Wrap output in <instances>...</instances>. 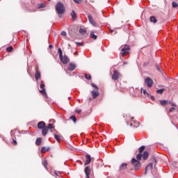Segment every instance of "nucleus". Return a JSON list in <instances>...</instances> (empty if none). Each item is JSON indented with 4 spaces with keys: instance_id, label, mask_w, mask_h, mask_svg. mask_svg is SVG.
Listing matches in <instances>:
<instances>
[{
    "instance_id": "obj_1",
    "label": "nucleus",
    "mask_w": 178,
    "mask_h": 178,
    "mask_svg": "<svg viewBox=\"0 0 178 178\" xmlns=\"http://www.w3.org/2000/svg\"><path fill=\"white\" fill-rule=\"evenodd\" d=\"M141 158H143V154L141 153H139L136 156V159H132L131 160V163L134 165V168L135 170H138L140 168H141V164L140 163V161H141Z\"/></svg>"
},
{
    "instance_id": "obj_2",
    "label": "nucleus",
    "mask_w": 178,
    "mask_h": 178,
    "mask_svg": "<svg viewBox=\"0 0 178 178\" xmlns=\"http://www.w3.org/2000/svg\"><path fill=\"white\" fill-rule=\"evenodd\" d=\"M56 12L58 15V17H62V15L65 13V5L62 2L58 1L56 5Z\"/></svg>"
},
{
    "instance_id": "obj_3",
    "label": "nucleus",
    "mask_w": 178,
    "mask_h": 178,
    "mask_svg": "<svg viewBox=\"0 0 178 178\" xmlns=\"http://www.w3.org/2000/svg\"><path fill=\"white\" fill-rule=\"evenodd\" d=\"M128 122L129 121V124L131 127H138L140 126V122L136 121L134 118L131 117L130 115L128 116Z\"/></svg>"
},
{
    "instance_id": "obj_4",
    "label": "nucleus",
    "mask_w": 178,
    "mask_h": 178,
    "mask_svg": "<svg viewBox=\"0 0 178 178\" xmlns=\"http://www.w3.org/2000/svg\"><path fill=\"white\" fill-rule=\"evenodd\" d=\"M91 86L92 87H93V88H95V90H93L91 92L92 98L95 99V98H97V97L99 95V92L98 91V87L97 86V85L94 83H92Z\"/></svg>"
},
{
    "instance_id": "obj_5",
    "label": "nucleus",
    "mask_w": 178,
    "mask_h": 178,
    "mask_svg": "<svg viewBox=\"0 0 178 178\" xmlns=\"http://www.w3.org/2000/svg\"><path fill=\"white\" fill-rule=\"evenodd\" d=\"M145 84H146L147 87L151 88V87H152L154 84V81H152V79L149 77L146 78L145 80Z\"/></svg>"
},
{
    "instance_id": "obj_6",
    "label": "nucleus",
    "mask_w": 178,
    "mask_h": 178,
    "mask_svg": "<svg viewBox=\"0 0 178 178\" xmlns=\"http://www.w3.org/2000/svg\"><path fill=\"white\" fill-rule=\"evenodd\" d=\"M40 88L41 89L39 90L40 94H42V95H47V92H45V85L44 84L43 81H41L40 82Z\"/></svg>"
},
{
    "instance_id": "obj_7",
    "label": "nucleus",
    "mask_w": 178,
    "mask_h": 178,
    "mask_svg": "<svg viewBox=\"0 0 178 178\" xmlns=\"http://www.w3.org/2000/svg\"><path fill=\"white\" fill-rule=\"evenodd\" d=\"M122 56H125V55H127L129 54V51H130V47L129 45H125L122 49Z\"/></svg>"
},
{
    "instance_id": "obj_8",
    "label": "nucleus",
    "mask_w": 178,
    "mask_h": 178,
    "mask_svg": "<svg viewBox=\"0 0 178 178\" xmlns=\"http://www.w3.org/2000/svg\"><path fill=\"white\" fill-rule=\"evenodd\" d=\"M169 104H170V105L172 106V107H171L169 109V112H175V111L178 112V106H177V105H176L175 103L171 102H169Z\"/></svg>"
},
{
    "instance_id": "obj_9",
    "label": "nucleus",
    "mask_w": 178,
    "mask_h": 178,
    "mask_svg": "<svg viewBox=\"0 0 178 178\" xmlns=\"http://www.w3.org/2000/svg\"><path fill=\"white\" fill-rule=\"evenodd\" d=\"M60 60L63 62V65H66L69 63V57H67V56H61Z\"/></svg>"
},
{
    "instance_id": "obj_10",
    "label": "nucleus",
    "mask_w": 178,
    "mask_h": 178,
    "mask_svg": "<svg viewBox=\"0 0 178 178\" xmlns=\"http://www.w3.org/2000/svg\"><path fill=\"white\" fill-rule=\"evenodd\" d=\"M86 178H90V175H91V167L87 166L85 168Z\"/></svg>"
},
{
    "instance_id": "obj_11",
    "label": "nucleus",
    "mask_w": 178,
    "mask_h": 178,
    "mask_svg": "<svg viewBox=\"0 0 178 178\" xmlns=\"http://www.w3.org/2000/svg\"><path fill=\"white\" fill-rule=\"evenodd\" d=\"M119 77H120V74L119 73V71L115 70L114 73L112 76L113 80H118V79H119Z\"/></svg>"
},
{
    "instance_id": "obj_12",
    "label": "nucleus",
    "mask_w": 178,
    "mask_h": 178,
    "mask_svg": "<svg viewBox=\"0 0 178 178\" xmlns=\"http://www.w3.org/2000/svg\"><path fill=\"white\" fill-rule=\"evenodd\" d=\"M86 160L84 163V165L87 166V165H90V163H91V156H90L89 154H86Z\"/></svg>"
},
{
    "instance_id": "obj_13",
    "label": "nucleus",
    "mask_w": 178,
    "mask_h": 178,
    "mask_svg": "<svg viewBox=\"0 0 178 178\" xmlns=\"http://www.w3.org/2000/svg\"><path fill=\"white\" fill-rule=\"evenodd\" d=\"M88 20L90 22V24H92V26H93V27H96L97 23L95 22V21H94L92 16L88 15Z\"/></svg>"
},
{
    "instance_id": "obj_14",
    "label": "nucleus",
    "mask_w": 178,
    "mask_h": 178,
    "mask_svg": "<svg viewBox=\"0 0 178 178\" xmlns=\"http://www.w3.org/2000/svg\"><path fill=\"white\" fill-rule=\"evenodd\" d=\"M45 122L44 121H40V122L38 123V129H42L45 128Z\"/></svg>"
},
{
    "instance_id": "obj_15",
    "label": "nucleus",
    "mask_w": 178,
    "mask_h": 178,
    "mask_svg": "<svg viewBox=\"0 0 178 178\" xmlns=\"http://www.w3.org/2000/svg\"><path fill=\"white\" fill-rule=\"evenodd\" d=\"M127 169V163H123L120 166V172H123V170H126Z\"/></svg>"
},
{
    "instance_id": "obj_16",
    "label": "nucleus",
    "mask_w": 178,
    "mask_h": 178,
    "mask_svg": "<svg viewBox=\"0 0 178 178\" xmlns=\"http://www.w3.org/2000/svg\"><path fill=\"white\" fill-rule=\"evenodd\" d=\"M76 70V65L73 63H71L68 67V70L73 72V70Z\"/></svg>"
},
{
    "instance_id": "obj_17",
    "label": "nucleus",
    "mask_w": 178,
    "mask_h": 178,
    "mask_svg": "<svg viewBox=\"0 0 178 178\" xmlns=\"http://www.w3.org/2000/svg\"><path fill=\"white\" fill-rule=\"evenodd\" d=\"M40 77H41V73H40V71L36 70L35 74V79L36 81H38V80H40Z\"/></svg>"
},
{
    "instance_id": "obj_18",
    "label": "nucleus",
    "mask_w": 178,
    "mask_h": 178,
    "mask_svg": "<svg viewBox=\"0 0 178 178\" xmlns=\"http://www.w3.org/2000/svg\"><path fill=\"white\" fill-rule=\"evenodd\" d=\"M148 156H149V154L148 153V152H144L143 155V159L145 161H147V159H148Z\"/></svg>"
},
{
    "instance_id": "obj_19",
    "label": "nucleus",
    "mask_w": 178,
    "mask_h": 178,
    "mask_svg": "<svg viewBox=\"0 0 178 178\" xmlns=\"http://www.w3.org/2000/svg\"><path fill=\"white\" fill-rule=\"evenodd\" d=\"M41 143H42V138H38L35 141L36 145H38V147H40V145H41Z\"/></svg>"
},
{
    "instance_id": "obj_20",
    "label": "nucleus",
    "mask_w": 178,
    "mask_h": 178,
    "mask_svg": "<svg viewBox=\"0 0 178 178\" xmlns=\"http://www.w3.org/2000/svg\"><path fill=\"white\" fill-rule=\"evenodd\" d=\"M48 151H49V147H42L40 150L42 154H45V152H48Z\"/></svg>"
},
{
    "instance_id": "obj_21",
    "label": "nucleus",
    "mask_w": 178,
    "mask_h": 178,
    "mask_svg": "<svg viewBox=\"0 0 178 178\" xmlns=\"http://www.w3.org/2000/svg\"><path fill=\"white\" fill-rule=\"evenodd\" d=\"M42 136H45L47 134H48V129L45 127L44 128L42 129Z\"/></svg>"
},
{
    "instance_id": "obj_22",
    "label": "nucleus",
    "mask_w": 178,
    "mask_h": 178,
    "mask_svg": "<svg viewBox=\"0 0 178 178\" xmlns=\"http://www.w3.org/2000/svg\"><path fill=\"white\" fill-rule=\"evenodd\" d=\"M154 168L152 163H149L145 168L146 170H151Z\"/></svg>"
},
{
    "instance_id": "obj_23",
    "label": "nucleus",
    "mask_w": 178,
    "mask_h": 178,
    "mask_svg": "<svg viewBox=\"0 0 178 178\" xmlns=\"http://www.w3.org/2000/svg\"><path fill=\"white\" fill-rule=\"evenodd\" d=\"M169 102L168 100H161L160 104L162 105V106H165V105H168Z\"/></svg>"
},
{
    "instance_id": "obj_24",
    "label": "nucleus",
    "mask_w": 178,
    "mask_h": 178,
    "mask_svg": "<svg viewBox=\"0 0 178 178\" xmlns=\"http://www.w3.org/2000/svg\"><path fill=\"white\" fill-rule=\"evenodd\" d=\"M90 35L93 40H97V35L94 34V31H91Z\"/></svg>"
},
{
    "instance_id": "obj_25",
    "label": "nucleus",
    "mask_w": 178,
    "mask_h": 178,
    "mask_svg": "<svg viewBox=\"0 0 178 178\" xmlns=\"http://www.w3.org/2000/svg\"><path fill=\"white\" fill-rule=\"evenodd\" d=\"M149 20L152 23H156V18L154 16L150 17Z\"/></svg>"
},
{
    "instance_id": "obj_26",
    "label": "nucleus",
    "mask_w": 178,
    "mask_h": 178,
    "mask_svg": "<svg viewBox=\"0 0 178 178\" xmlns=\"http://www.w3.org/2000/svg\"><path fill=\"white\" fill-rule=\"evenodd\" d=\"M54 138L58 141V143H60V136L54 134Z\"/></svg>"
},
{
    "instance_id": "obj_27",
    "label": "nucleus",
    "mask_w": 178,
    "mask_h": 178,
    "mask_svg": "<svg viewBox=\"0 0 178 178\" xmlns=\"http://www.w3.org/2000/svg\"><path fill=\"white\" fill-rule=\"evenodd\" d=\"M58 54H59V58L63 56V53L62 49L60 48L58 49Z\"/></svg>"
},
{
    "instance_id": "obj_28",
    "label": "nucleus",
    "mask_w": 178,
    "mask_h": 178,
    "mask_svg": "<svg viewBox=\"0 0 178 178\" xmlns=\"http://www.w3.org/2000/svg\"><path fill=\"white\" fill-rule=\"evenodd\" d=\"M47 130H49L51 129H54V124H49L48 126L45 127Z\"/></svg>"
},
{
    "instance_id": "obj_29",
    "label": "nucleus",
    "mask_w": 178,
    "mask_h": 178,
    "mask_svg": "<svg viewBox=\"0 0 178 178\" xmlns=\"http://www.w3.org/2000/svg\"><path fill=\"white\" fill-rule=\"evenodd\" d=\"M6 51H7V52H12L13 51V47L10 46V47H7Z\"/></svg>"
},
{
    "instance_id": "obj_30",
    "label": "nucleus",
    "mask_w": 178,
    "mask_h": 178,
    "mask_svg": "<svg viewBox=\"0 0 178 178\" xmlns=\"http://www.w3.org/2000/svg\"><path fill=\"white\" fill-rule=\"evenodd\" d=\"M70 119H71V120H73L74 123H76V122H77V118H76V116H74V115H72L70 117Z\"/></svg>"
},
{
    "instance_id": "obj_31",
    "label": "nucleus",
    "mask_w": 178,
    "mask_h": 178,
    "mask_svg": "<svg viewBox=\"0 0 178 178\" xmlns=\"http://www.w3.org/2000/svg\"><path fill=\"white\" fill-rule=\"evenodd\" d=\"M71 16H72V19H74V20L76 19V13L74 12V10H72V12L71 13Z\"/></svg>"
},
{
    "instance_id": "obj_32",
    "label": "nucleus",
    "mask_w": 178,
    "mask_h": 178,
    "mask_svg": "<svg viewBox=\"0 0 178 178\" xmlns=\"http://www.w3.org/2000/svg\"><path fill=\"white\" fill-rule=\"evenodd\" d=\"M79 33H80V34H82V35H84V34H86V30L83 29H80Z\"/></svg>"
},
{
    "instance_id": "obj_33",
    "label": "nucleus",
    "mask_w": 178,
    "mask_h": 178,
    "mask_svg": "<svg viewBox=\"0 0 178 178\" xmlns=\"http://www.w3.org/2000/svg\"><path fill=\"white\" fill-rule=\"evenodd\" d=\"M47 165H48V161H44L43 162V166L45 168V169H46L47 170H48V167H47Z\"/></svg>"
},
{
    "instance_id": "obj_34",
    "label": "nucleus",
    "mask_w": 178,
    "mask_h": 178,
    "mask_svg": "<svg viewBox=\"0 0 178 178\" xmlns=\"http://www.w3.org/2000/svg\"><path fill=\"white\" fill-rule=\"evenodd\" d=\"M163 91H165V89H159L156 90L157 94H163Z\"/></svg>"
},
{
    "instance_id": "obj_35",
    "label": "nucleus",
    "mask_w": 178,
    "mask_h": 178,
    "mask_svg": "<svg viewBox=\"0 0 178 178\" xmlns=\"http://www.w3.org/2000/svg\"><path fill=\"white\" fill-rule=\"evenodd\" d=\"M85 79H86V80H91V75L86 74Z\"/></svg>"
},
{
    "instance_id": "obj_36",
    "label": "nucleus",
    "mask_w": 178,
    "mask_h": 178,
    "mask_svg": "<svg viewBox=\"0 0 178 178\" xmlns=\"http://www.w3.org/2000/svg\"><path fill=\"white\" fill-rule=\"evenodd\" d=\"M172 8L178 7V3L176 1H172Z\"/></svg>"
},
{
    "instance_id": "obj_37",
    "label": "nucleus",
    "mask_w": 178,
    "mask_h": 178,
    "mask_svg": "<svg viewBox=\"0 0 178 178\" xmlns=\"http://www.w3.org/2000/svg\"><path fill=\"white\" fill-rule=\"evenodd\" d=\"M144 149H145V147L144 146L140 147L139 148V153L143 154V151H144Z\"/></svg>"
},
{
    "instance_id": "obj_38",
    "label": "nucleus",
    "mask_w": 178,
    "mask_h": 178,
    "mask_svg": "<svg viewBox=\"0 0 178 178\" xmlns=\"http://www.w3.org/2000/svg\"><path fill=\"white\" fill-rule=\"evenodd\" d=\"M75 3L80 4L83 2V0H73Z\"/></svg>"
},
{
    "instance_id": "obj_39",
    "label": "nucleus",
    "mask_w": 178,
    "mask_h": 178,
    "mask_svg": "<svg viewBox=\"0 0 178 178\" xmlns=\"http://www.w3.org/2000/svg\"><path fill=\"white\" fill-rule=\"evenodd\" d=\"M156 70H158L159 72L162 73V70H161V67H159V65H156Z\"/></svg>"
},
{
    "instance_id": "obj_40",
    "label": "nucleus",
    "mask_w": 178,
    "mask_h": 178,
    "mask_svg": "<svg viewBox=\"0 0 178 178\" xmlns=\"http://www.w3.org/2000/svg\"><path fill=\"white\" fill-rule=\"evenodd\" d=\"M45 6H47V4L45 3H42L40 4L39 8H45Z\"/></svg>"
},
{
    "instance_id": "obj_41",
    "label": "nucleus",
    "mask_w": 178,
    "mask_h": 178,
    "mask_svg": "<svg viewBox=\"0 0 178 178\" xmlns=\"http://www.w3.org/2000/svg\"><path fill=\"white\" fill-rule=\"evenodd\" d=\"M61 35H63V37H66V35H67L66 31H62Z\"/></svg>"
},
{
    "instance_id": "obj_42",
    "label": "nucleus",
    "mask_w": 178,
    "mask_h": 178,
    "mask_svg": "<svg viewBox=\"0 0 178 178\" xmlns=\"http://www.w3.org/2000/svg\"><path fill=\"white\" fill-rule=\"evenodd\" d=\"M54 173H55L56 176H58V177H59V175H60V172L54 171Z\"/></svg>"
},
{
    "instance_id": "obj_43",
    "label": "nucleus",
    "mask_w": 178,
    "mask_h": 178,
    "mask_svg": "<svg viewBox=\"0 0 178 178\" xmlns=\"http://www.w3.org/2000/svg\"><path fill=\"white\" fill-rule=\"evenodd\" d=\"M76 45H77L78 47H81V46H83V44H82L81 42H76Z\"/></svg>"
},
{
    "instance_id": "obj_44",
    "label": "nucleus",
    "mask_w": 178,
    "mask_h": 178,
    "mask_svg": "<svg viewBox=\"0 0 178 178\" xmlns=\"http://www.w3.org/2000/svg\"><path fill=\"white\" fill-rule=\"evenodd\" d=\"M143 94H144V95H147V97H148V95H149V94L147 93V90H143Z\"/></svg>"
},
{
    "instance_id": "obj_45",
    "label": "nucleus",
    "mask_w": 178,
    "mask_h": 178,
    "mask_svg": "<svg viewBox=\"0 0 178 178\" xmlns=\"http://www.w3.org/2000/svg\"><path fill=\"white\" fill-rule=\"evenodd\" d=\"M76 113H81V110H76Z\"/></svg>"
},
{
    "instance_id": "obj_46",
    "label": "nucleus",
    "mask_w": 178,
    "mask_h": 178,
    "mask_svg": "<svg viewBox=\"0 0 178 178\" xmlns=\"http://www.w3.org/2000/svg\"><path fill=\"white\" fill-rule=\"evenodd\" d=\"M14 144L16 145L17 144V142L15 140H13Z\"/></svg>"
},
{
    "instance_id": "obj_47",
    "label": "nucleus",
    "mask_w": 178,
    "mask_h": 178,
    "mask_svg": "<svg viewBox=\"0 0 178 178\" xmlns=\"http://www.w3.org/2000/svg\"><path fill=\"white\" fill-rule=\"evenodd\" d=\"M151 98H152V100L155 99V98L154 97V96H152Z\"/></svg>"
},
{
    "instance_id": "obj_48",
    "label": "nucleus",
    "mask_w": 178,
    "mask_h": 178,
    "mask_svg": "<svg viewBox=\"0 0 178 178\" xmlns=\"http://www.w3.org/2000/svg\"><path fill=\"white\" fill-rule=\"evenodd\" d=\"M49 47V48H52V44H50Z\"/></svg>"
},
{
    "instance_id": "obj_49",
    "label": "nucleus",
    "mask_w": 178,
    "mask_h": 178,
    "mask_svg": "<svg viewBox=\"0 0 178 178\" xmlns=\"http://www.w3.org/2000/svg\"><path fill=\"white\" fill-rule=\"evenodd\" d=\"M141 92H143V88H141Z\"/></svg>"
},
{
    "instance_id": "obj_50",
    "label": "nucleus",
    "mask_w": 178,
    "mask_h": 178,
    "mask_svg": "<svg viewBox=\"0 0 178 178\" xmlns=\"http://www.w3.org/2000/svg\"><path fill=\"white\" fill-rule=\"evenodd\" d=\"M13 133V131H11V134Z\"/></svg>"
},
{
    "instance_id": "obj_51",
    "label": "nucleus",
    "mask_w": 178,
    "mask_h": 178,
    "mask_svg": "<svg viewBox=\"0 0 178 178\" xmlns=\"http://www.w3.org/2000/svg\"><path fill=\"white\" fill-rule=\"evenodd\" d=\"M90 101L92 100L91 98L89 99Z\"/></svg>"
},
{
    "instance_id": "obj_52",
    "label": "nucleus",
    "mask_w": 178,
    "mask_h": 178,
    "mask_svg": "<svg viewBox=\"0 0 178 178\" xmlns=\"http://www.w3.org/2000/svg\"><path fill=\"white\" fill-rule=\"evenodd\" d=\"M127 124H129V122H127Z\"/></svg>"
},
{
    "instance_id": "obj_53",
    "label": "nucleus",
    "mask_w": 178,
    "mask_h": 178,
    "mask_svg": "<svg viewBox=\"0 0 178 178\" xmlns=\"http://www.w3.org/2000/svg\"><path fill=\"white\" fill-rule=\"evenodd\" d=\"M47 1H51V0H47Z\"/></svg>"
}]
</instances>
